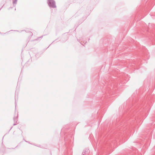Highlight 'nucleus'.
Here are the masks:
<instances>
[{
    "label": "nucleus",
    "mask_w": 155,
    "mask_h": 155,
    "mask_svg": "<svg viewBox=\"0 0 155 155\" xmlns=\"http://www.w3.org/2000/svg\"><path fill=\"white\" fill-rule=\"evenodd\" d=\"M50 7L52 8L56 7L54 2L52 0H49L48 3Z\"/></svg>",
    "instance_id": "1"
}]
</instances>
